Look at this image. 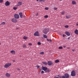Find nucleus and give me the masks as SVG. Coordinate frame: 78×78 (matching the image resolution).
<instances>
[{"instance_id": "obj_20", "label": "nucleus", "mask_w": 78, "mask_h": 78, "mask_svg": "<svg viewBox=\"0 0 78 78\" xmlns=\"http://www.w3.org/2000/svg\"><path fill=\"white\" fill-rule=\"evenodd\" d=\"M59 62V60H56L55 61V63H58V62Z\"/></svg>"}, {"instance_id": "obj_3", "label": "nucleus", "mask_w": 78, "mask_h": 78, "mask_svg": "<svg viewBox=\"0 0 78 78\" xmlns=\"http://www.w3.org/2000/svg\"><path fill=\"white\" fill-rule=\"evenodd\" d=\"M9 5H10V3L8 1H6L5 3V5L6 6H9Z\"/></svg>"}, {"instance_id": "obj_29", "label": "nucleus", "mask_w": 78, "mask_h": 78, "mask_svg": "<svg viewBox=\"0 0 78 78\" xmlns=\"http://www.w3.org/2000/svg\"><path fill=\"white\" fill-rule=\"evenodd\" d=\"M3 0H0V3H3Z\"/></svg>"}, {"instance_id": "obj_21", "label": "nucleus", "mask_w": 78, "mask_h": 78, "mask_svg": "<svg viewBox=\"0 0 78 78\" xmlns=\"http://www.w3.org/2000/svg\"><path fill=\"white\" fill-rule=\"evenodd\" d=\"M49 72H50V70L48 69H47L46 71H45V73H48Z\"/></svg>"}, {"instance_id": "obj_19", "label": "nucleus", "mask_w": 78, "mask_h": 78, "mask_svg": "<svg viewBox=\"0 0 78 78\" xmlns=\"http://www.w3.org/2000/svg\"><path fill=\"white\" fill-rule=\"evenodd\" d=\"M43 37H44V38H47V35H45L44 34H43Z\"/></svg>"}, {"instance_id": "obj_54", "label": "nucleus", "mask_w": 78, "mask_h": 78, "mask_svg": "<svg viewBox=\"0 0 78 78\" xmlns=\"http://www.w3.org/2000/svg\"><path fill=\"white\" fill-rule=\"evenodd\" d=\"M0 45H1V43H0Z\"/></svg>"}, {"instance_id": "obj_43", "label": "nucleus", "mask_w": 78, "mask_h": 78, "mask_svg": "<svg viewBox=\"0 0 78 78\" xmlns=\"http://www.w3.org/2000/svg\"><path fill=\"white\" fill-rule=\"evenodd\" d=\"M76 25L77 26H78V23H76Z\"/></svg>"}, {"instance_id": "obj_7", "label": "nucleus", "mask_w": 78, "mask_h": 78, "mask_svg": "<svg viewBox=\"0 0 78 78\" xmlns=\"http://www.w3.org/2000/svg\"><path fill=\"white\" fill-rule=\"evenodd\" d=\"M48 66H51L52 64H54V63L52 62V61H49L48 62Z\"/></svg>"}, {"instance_id": "obj_23", "label": "nucleus", "mask_w": 78, "mask_h": 78, "mask_svg": "<svg viewBox=\"0 0 78 78\" xmlns=\"http://www.w3.org/2000/svg\"><path fill=\"white\" fill-rule=\"evenodd\" d=\"M40 55H44V52L42 51L40 53Z\"/></svg>"}, {"instance_id": "obj_11", "label": "nucleus", "mask_w": 78, "mask_h": 78, "mask_svg": "<svg viewBox=\"0 0 78 78\" xmlns=\"http://www.w3.org/2000/svg\"><path fill=\"white\" fill-rule=\"evenodd\" d=\"M21 5H22V2H19L16 5V6H21Z\"/></svg>"}, {"instance_id": "obj_36", "label": "nucleus", "mask_w": 78, "mask_h": 78, "mask_svg": "<svg viewBox=\"0 0 78 78\" xmlns=\"http://www.w3.org/2000/svg\"><path fill=\"white\" fill-rule=\"evenodd\" d=\"M41 73L43 74V73H44V71H42L41 72Z\"/></svg>"}, {"instance_id": "obj_16", "label": "nucleus", "mask_w": 78, "mask_h": 78, "mask_svg": "<svg viewBox=\"0 0 78 78\" xmlns=\"http://www.w3.org/2000/svg\"><path fill=\"white\" fill-rule=\"evenodd\" d=\"M72 5H75L76 4V2L74 1H72Z\"/></svg>"}, {"instance_id": "obj_30", "label": "nucleus", "mask_w": 78, "mask_h": 78, "mask_svg": "<svg viewBox=\"0 0 78 78\" xmlns=\"http://www.w3.org/2000/svg\"><path fill=\"white\" fill-rule=\"evenodd\" d=\"M65 28H68V27H69V26L66 25L65 26Z\"/></svg>"}, {"instance_id": "obj_44", "label": "nucleus", "mask_w": 78, "mask_h": 78, "mask_svg": "<svg viewBox=\"0 0 78 78\" xmlns=\"http://www.w3.org/2000/svg\"><path fill=\"white\" fill-rule=\"evenodd\" d=\"M72 50L73 51H75V50H74L73 49H72Z\"/></svg>"}, {"instance_id": "obj_18", "label": "nucleus", "mask_w": 78, "mask_h": 78, "mask_svg": "<svg viewBox=\"0 0 78 78\" xmlns=\"http://www.w3.org/2000/svg\"><path fill=\"white\" fill-rule=\"evenodd\" d=\"M42 63H43V64H44L45 66H47V64H48V63H47V62H42Z\"/></svg>"}, {"instance_id": "obj_46", "label": "nucleus", "mask_w": 78, "mask_h": 78, "mask_svg": "<svg viewBox=\"0 0 78 78\" xmlns=\"http://www.w3.org/2000/svg\"><path fill=\"white\" fill-rule=\"evenodd\" d=\"M38 13H37V14L36 15V16H37V15H38Z\"/></svg>"}, {"instance_id": "obj_38", "label": "nucleus", "mask_w": 78, "mask_h": 78, "mask_svg": "<svg viewBox=\"0 0 78 78\" xmlns=\"http://www.w3.org/2000/svg\"><path fill=\"white\" fill-rule=\"evenodd\" d=\"M37 67V69H39V68L40 67L39 66L37 65L36 66Z\"/></svg>"}, {"instance_id": "obj_47", "label": "nucleus", "mask_w": 78, "mask_h": 78, "mask_svg": "<svg viewBox=\"0 0 78 78\" xmlns=\"http://www.w3.org/2000/svg\"><path fill=\"white\" fill-rule=\"evenodd\" d=\"M12 61H13V62H16V61H15V60H13Z\"/></svg>"}, {"instance_id": "obj_5", "label": "nucleus", "mask_w": 78, "mask_h": 78, "mask_svg": "<svg viewBox=\"0 0 78 78\" xmlns=\"http://www.w3.org/2000/svg\"><path fill=\"white\" fill-rule=\"evenodd\" d=\"M41 70H44V71H45L47 70V67L42 66Z\"/></svg>"}, {"instance_id": "obj_12", "label": "nucleus", "mask_w": 78, "mask_h": 78, "mask_svg": "<svg viewBox=\"0 0 78 78\" xmlns=\"http://www.w3.org/2000/svg\"><path fill=\"white\" fill-rule=\"evenodd\" d=\"M65 34H66V35L68 36H69L70 35V34L69 32L68 31H66L65 32Z\"/></svg>"}, {"instance_id": "obj_22", "label": "nucleus", "mask_w": 78, "mask_h": 78, "mask_svg": "<svg viewBox=\"0 0 78 78\" xmlns=\"http://www.w3.org/2000/svg\"><path fill=\"white\" fill-rule=\"evenodd\" d=\"M47 40L48 41H50V42H52V40L51 39H47Z\"/></svg>"}, {"instance_id": "obj_24", "label": "nucleus", "mask_w": 78, "mask_h": 78, "mask_svg": "<svg viewBox=\"0 0 78 78\" xmlns=\"http://www.w3.org/2000/svg\"><path fill=\"white\" fill-rule=\"evenodd\" d=\"M63 48L62 46H60L58 47V49H62Z\"/></svg>"}, {"instance_id": "obj_34", "label": "nucleus", "mask_w": 78, "mask_h": 78, "mask_svg": "<svg viewBox=\"0 0 78 78\" xmlns=\"http://www.w3.org/2000/svg\"><path fill=\"white\" fill-rule=\"evenodd\" d=\"M23 47L24 48H25V47H26V45L25 44L23 45Z\"/></svg>"}, {"instance_id": "obj_41", "label": "nucleus", "mask_w": 78, "mask_h": 78, "mask_svg": "<svg viewBox=\"0 0 78 78\" xmlns=\"http://www.w3.org/2000/svg\"><path fill=\"white\" fill-rule=\"evenodd\" d=\"M32 44H31V43H29V45H31Z\"/></svg>"}, {"instance_id": "obj_42", "label": "nucleus", "mask_w": 78, "mask_h": 78, "mask_svg": "<svg viewBox=\"0 0 78 78\" xmlns=\"http://www.w3.org/2000/svg\"><path fill=\"white\" fill-rule=\"evenodd\" d=\"M17 70H20V69L19 68H17Z\"/></svg>"}, {"instance_id": "obj_45", "label": "nucleus", "mask_w": 78, "mask_h": 78, "mask_svg": "<svg viewBox=\"0 0 78 78\" xmlns=\"http://www.w3.org/2000/svg\"><path fill=\"white\" fill-rule=\"evenodd\" d=\"M64 48H66V46H63Z\"/></svg>"}, {"instance_id": "obj_52", "label": "nucleus", "mask_w": 78, "mask_h": 78, "mask_svg": "<svg viewBox=\"0 0 78 78\" xmlns=\"http://www.w3.org/2000/svg\"><path fill=\"white\" fill-rule=\"evenodd\" d=\"M69 48H68V49H69Z\"/></svg>"}, {"instance_id": "obj_50", "label": "nucleus", "mask_w": 78, "mask_h": 78, "mask_svg": "<svg viewBox=\"0 0 78 78\" xmlns=\"http://www.w3.org/2000/svg\"><path fill=\"white\" fill-rule=\"evenodd\" d=\"M40 1H43V0H40Z\"/></svg>"}, {"instance_id": "obj_13", "label": "nucleus", "mask_w": 78, "mask_h": 78, "mask_svg": "<svg viewBox=\"0 0 78 78\" xmlns=\"http://www.w3.org/2000/svg\"><path fill=\"white\" fill-rule=\"evenodd\" d=\"M5 76L7 77H9L10 76H11V74L8 73H6L5 74Z\"/></svg>"}, {"instance_id": "obj_51", "label": "nucleus", "mask_w": 78, "mask_h": 78, "mask_svg": "<svg viewBox=\"0 0 78 78\" xmlns=\"http://www.w3.org/2000/svg\"><path fill=\"white\" fill-rule=\"evenodd\" d=\"M36 1H37V2H38V1H39V0H36Z\"/></svg>"}, {"instance_id": "obj_28", "label": "nucleus", "mask_w": 78, "mask_h": 78, "mask_svg": "<svg viewBox=\"0 0 78 78\" xmlns=\"http://www.w3.org/2000/svg\"><path fill=\"white\" fill-rule=\"evenodd\" d=\"M48 16L47 15H45L44 16V18H48Z\"/></svg>"}, {"instance_id": "obj_25", "label": "nucleus", "mask_w": 78, "mask_h": 78, "mask_svg": "<svg viewBox=\"0 0 78 78\" xmlns=\"http://www.w3.org/2000/svg\"><path fill=\"white\" fill-rule=\"evenodd\" d=\"M23 39H24L26 40L27 39V37L25 36H24L23 37Z\"/></svg>"}, {"instance_id": "obj_48", "label": "nucleus", "mask_w": 78, "mask_h": 78, "mask_svg": "<svg viewBox=\"0 0 78 78\" xmlns=\"http://www.w3.org/2000/svg\"><path fill=\"white\" fill-rule=\"evenodd\" d=\"M68 39H70V37H69L68 38Z\"/></svg>"}, {"instance_id": "obj_6", "label": "nucleus", "mask_w": 78, "mask_h": 78, "mask_svg": "<svg viewBox=\"0 0 78 78\" xmlns=\"http://www.w3.org/2000/svg\"><path fill=\"white\" fill-rule=\"evenodd\" d=\"M14 16L15 19H19V14H15Z\"/></svg>"}, {"instance_id": "obj_17", "label": "nucleus", "mask_w": 78, "mask_h": 78, "mask_svg": "<svg viewBox=\"0 0 78 78\" xmlns=\"http://www.w3.org/2000/svg\"><path fill=\"white\" fill-rule=\"evenodd\" d=\"M74 32L76 34H78V30L77 29H76L74 31Z\"/></svg>"}, {"instance_id": "obj_40", "label": "nucleus", "mask_w": 78, "mask_h": 78, "mask_svg": "<svg viewBox=\"0 0 78 78\" xmlns=\"http://www.w3.org/2000/svg\"><path fill=\"white\" fill-rule=\"evenodd\" d=\"M62 36L63 37H65V36H66V35L63 34L62 35Z\"/></svg>"}, {"instance_id": "obj_35", "label": "nucleus", "mask_w": 78, "mask_h": 78, "mask_svg": "<svg viewBox=\"0 0 78 78\" xmlns=\"http://www.w3.org/2000/svg\"><path fill=\"white\" fill-rule=\"evenodd\" d=\"M61 78H66V77L65 76H62Z\"/></svg>"}, {"instance_id": "obj_14", "label": "nucleus", "mask_w": 78, "mask_h": 78, "mask_svg": "<svg viewBox=\"0 0 78 78\" xmlns=\"http://www.w3.org/2000/svg\"><path fill=\"white\" fill-rule=\"evenodd\" d=\"M10 53H12V54H15L16 53V51L14 50H12L10 51Z\"/></svg>"}, {"instance_id": "obj_26", "label": "nucleus", "mask_w": 78, "mask_h": 78, "mask_svg": "<svg viewBox=\"0 0 78 78\" xmlns=\"http://www.w3.org/2000/svg\"><path fill=\"white\" fill-rule=\"evenodd\" d=\"M13 9L14 10H16V9H17V8L16 7H13Z\"/></svg>"}, {"instance_id": "obj_33", "label": "nucleus", "mask_w": 78, "mask_h": 78, "mask_svg": "<svg viewBox=\"0 0 78 78\" xmlns=\"http://www.w3.org/2000/svg\"><path fill=\"white\" fill-rule=\"evenodd\" d=\"M5 22H3L2 23V25H5Z\"/></svg>"}, {"instance_id": "obj_37", "label": "nucleus", "mask_w": 78, "mask_h": 78, "mask_svg": "<svg viewBox=\"0 0 78 78\" xmlns=\"http://www.w3.org/2000/svg\"><path fill=\"white\" fill-rule=\"evenodd\" d=\"M37 44H38V45H41V42H38V43H37Z\"/></svg>"}, {"instance_id": "obj_39", "label": "nucleus", "mask_w": 78, "mask_h": 78, "mask_svg": "<svg viewBox=\"0 0 78 78\" xmlns=\"http://www.w3.org/2000/svg\"><path fill=\"white\" fill-rule=\"evenodd\" d=\"M66 17L67 18V19H69V18H70V17L68 16H66Z\"/></svg>"}, {"instance_id": "obj_9", "label": "nucleus", "mask_w": 78, "mask_h": 78, "mask_svg": "<svg viewBox=\"0 0 78 78\" xmlns=\"http://www.w3.org/2000/svg\"><path fill=\"white\" fill-rule=\"evenodd\" d=\"M12 21L14 23H16L17 22V20L15 19H12Z\"/></svg>"}, {"instance_id": "obj_4", "label": "nucleus", "mask_w": 78, "mask_h": 78, "mask_svg": "<svg viewBox=\"0 0 78 78\" xmlns=\"http://www.w3.org/2000/svg\"><path fill=\"white\" fill-rule=\"evenodd\" d=\"M34 36H39V32L37 31L34 34Z\"/></svg>"}, {"instance_id": "obj_53", "label": "nucleus", "mask_w": 78, "mask_h": 78, "mask_svg": "<svg viewBox=\"0 0 78 78\" xmlns=\"http://www.w3.org/2000/svg\"><path fill=\"white\" fill-rule=\"evenodd\" d=\"M59 0V1H62V0Z\"/></svg>"}, {"instance_id": "obj_10", "label": "nucleus", "mask_w": 78, "mask_h": 78, "mask_svg": "<svg viewBox=\"0 0 78 78\" xmlns=\"http://www.w3.org/2000/svg\"><path fill=\"white\" fill-rule=\"evenodd\" d=\"M64 75L65 76L66 78H69V75L67 73H65Z\"/></svg>"}, {"instance_id": "obj_15", "label": "nucleus", "mask_w": 78, "mask_h": 78, "mask_svg": "<svg viewBox=\"0 0 78 78\" xmlns=\"http://www.w3.org/2000/svg\"><path fill=\"white\" fill-rule=\"evenodd\" d=\"M19 14L20 15V17L21 18H23V15H22V12H20L19 13Z\"/></svg>"}, {"instance_id": "obj_2", "label": "nucleus", "mask_w": 78, "mask_h": 78, "mask_svg": "<svg viewBox=\"0 0 78 78\" xmlns=\"http://www.w3.org/2000/svg\"><path fill=\"white\" fill-rule=\"evenodd\" d=\"M71 75L72 76H75L76 75V73L74 70H73L71 72Z\"/></svg>"}, {"instance_id": "obj_27", "label": "nucleus", "mask_w": 78, "mask_h": 78, "mask_svg": "<svg viewBox=\"0 0 78 78\" xmlns=\"http://www.w3.org/2000/svg\"><path fill=\"white\" fill-rule=\"evenodd\" d=\"M64 13H65V12H61V14H64Z\"/></svg>"}, {"instance_id": "obj_32", "label": "nucleus", "mask_w": 78, "mask_h": 78, "mask_svg": "<svg viewBox=\"0 0 78 78\" xmlns=\"http://www.w3.org/2000/svg\"><path fill=\"white\" fill-rule=\"evenodd\" d=\"M54 9L55 10H57V9H58V8H56V7H54Z\"/></svg>"}, {"instance_id": "obj_1", "label": "nucleus", "mask_w": 78, "mask_h": 78, "mask_svg": "<svg viewBox=\"0 0 78 78\" xmlns=\"http://www.w3.org/2000/svg\"><path fill=\"white\" fill-rule=\"evenodd\" d=\"M11 63L10 62L7 63V64H5L4 66L5 68H8L9 66H11Z\"/></svg>"}, {"instance_id": "obj_31", "label": "nucleus", "mask_w": 78, "mask_h": 78, "mask_svg": "<svg viewBox=\"0 0 78 78\" xmlns=\"http://www.w3.org/2000/svg\"><path fill=\"white\" fill-rule=\"evenodd\" d=\"M45 9H46V10H48V8L46 7L45 8Z\"/></svg>"}, {"instance_id": "obj_8", "label": "nucleus", "mask_w": 78, "mask_h": 78, "mask_svg": "<svg viewBox=\"0 0 78 78\" xmlns=\"http://www.w3.org/2000/svg\"><path fill=\"white\" fill-rule=\"evenodd\" d=\"M48 32V29H45L43 30V33L44 34H47Z\"/></svg>"}, {"instance_id": "obj_49", "label": "nucleus", "mask_w": 78, "mask_h": 78, "mask_svg": "<svg viewBox=\"0 0 78 78\" xmlns=\"http://www.w3.org/2000/svg\"><path fill=\"white\" fill-rule=\"evenodd\" d=\"M23 17H24V18H25V16H23Z\"/></svg>"}]
</instances>
